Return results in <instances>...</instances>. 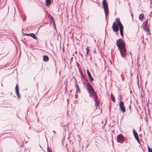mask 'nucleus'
Segmentation results:
<instances>
[{"instance_id": "nucleus-1", "label": "nucleus", "mask_w": 152, "mask_h": 152, "mask_svg": "<svg viewBox=\"0 0 152 152\" xmlns=\"http://www.w3.org/2000/svg\"><path fill=\"white\" fill-rule=\"evenodd\" d=\"M116 44L119 50L121 56L123 58L126 57V50L124 41L121 39H119L117 41Z\"/></svg>"}, {"instance_id": "nucleus-2", "label": "nucleus", "mask_w": 152, "mask_h": 152, "mask_svg": "<svg viewBox=\"0 0 152 152\" xmlns=\"http://www.w3.org/2000/svg\"><path fill=\"white\" fill-rule=\"evenodd\" d=\"M86 86L89 97L92 98L93 99L96 100L97 96V94L92 86L89 83H87L86 84Z\"/></svg>"}, {"instance_id": "nucleus-3", "label": "nucleus", "mask_w": 152, "mask_h": 152, "mask_svg": "<svg viewBox=\"0 0 152 152\" xmlns=\"http://www.w3.org/2000/svg\"><path fill=\"white\" fill-rule=\"evenodd\" d=\"M102 4L105 13V18L106 20L107 18V15L108 14L109 12L108 4L107 0H103Z\"/></svg>"}, {"instance_id": "nucleus-4", "label": "nucleus", "mask_w": 152, "mask_h": 152, "mask_svg": "<svg viewBox=\"0 0 152 152\" xmlns=\"http://www.w3.org/2000/svg\"><path fill=\"white\" fill-rule=\"evenodd\" d=\"M116 22L117 23V25H118L119 28V30L120 31V34L121 36L123 37L124 36L123 34V30H124V27L123 26L121 23L120 19L118 18H116Z\"/></svg>"}, {"instance_id": "nucleus-5", "label": "nucleus", "mask_w": 152, "mask_h": 152, "mask_svg": "<svg viewBox=\"0 0 152 152\" xmlns=\"http://www.w3.org/2000/svg\"><path fill=\"white\" fill-rule=\"evenodd\" d=\"M148 20H147L143 22V28L144 29V30L147 33H148L149 32V25H148Z\"/></svg>"}, {"instance_id": "nucleus-6", "label": "nucleus", "mask_w": 152, "mask_h": 152, "mask_svg": "<svg viewBox=\"0 0 152 152\" xmlns=\"http://www.w3.org/2000/svg\"><path fill=\"white\" fill-rule=\"evenodd\" d=\"M119 108L121 111L123 113H125L126 111L125 107L124 105V103L123 102L121 101L119 104Z\"/></svg>"}, {"instance_id": "nucleus-7", "label": "nucleus", "mask_w": 152, "mask_h": 152, "mask_svg": "<svg viewBox=\"0 0 152 152\" xmlns=\"http://www.w3.org/2000/svg\"><path fill=\"white\" fill-rule=\"evenodd\" d=\"M117 141L118 142L122 143L124 142V137L121 134H120L117 137Z\"/></svg>"}, {"instance_id": "nucleus-8", "label": "nucleus", "mask_w": 152, "mask_h": 152, "mask_svg": "<svg viewBox=\"0 0 152 152\" xmlns=\"http://www.w3.org/2000/svg\"><path fill=\"white\" fill-rule=\"evenodd\" d=\"M119 26L118 25L115 24L114 22L113 23L112 28L113 31L115 32H117L118 31Z\"/></svg>"}, {"instance_id": "nucleus-9", "label": "nucleus", "mask_w": 152, "mask_h": 152, "mask_svg": "<svg viewBox=\"0 0 152 152\" xmlns=\"http://www.w3.org/2000/svg\"><path fill=\"white\" fill-rule=\"evenodd\" d=\"M18 84H17V83H16V86L15 88V90L18 98V99H19L20 98V96L19 94V88L18 87Z\"/></svg>"}, {"instance_id": "nucleus-10", "label": "nucleus", "mask_w": 152, "mask_h": 152, "mask_svg": "<svg viewBox=\"0 0 152 152\" xmlns=\"http://www.w3.org/2000/svg\"><path fill=\"white\" fill-rule=\"evenodd\" d=\"M88 76L89 78V80L92 82L93 81L94 79L92 77L91 75V73L88 69H87L86 70Z\"/></svg>"}, {"instance_id": "nucleus-11", "label": "nucleus", "mask_w": 152, "mask_h": 152, "mask_svg": "<svg viewBox=\"0 0 152 152\" xmlns=\"http://www.w3.org/2000/svg\"><path fill=\"white\" fill-rule=\"evenodd\" d=\"M93 100H94V101L95 102H96V107H98L99 108L100 102L98 101L97 96L96 98V100H95L94 99Z\"/></svg>"}, {"instance_id": "nucleus-12", "label": "nucleus", "mask_w": 152, "mask_h": 152, "mask_svg": "<svg viewBox=\"0 0 152 152\" xmlns=\"http://www.w3.org/2000/svg\"><path fill=\"white\" fill-rule=\"evenodd\" d=\"M29 36H30L34 39H37V37H36L34 33H30L29 34Z\"/></svg>"}, {"instance_id": "nucleus-13", "label": "nucleus", "mask_w": 152, "mask_h": 152, "mask_svg": "<svg viewBox=\"0 0 152 152\" xmlns=\"http://www.w3.org/2000/svg\"><path fill=\"white\" fill-rule=\"evenodd\" d=\"M43 59L44 61L47 62L48 61L49 58L48 56L44 55L43 56Z\"/></svg>"}, {"instance_id": "nucleus-14", "label": "nucleus", "mask_w": 152, "mask_h": 152, "mask_svg": "<svg viewBox=\"0 0 152 152\" xmlns=\"http://www.w3.org/2000/svg\"><path fill=\"white\" fill-rule=\"evenodd\" d=\"M45 1L46 5L47 6H49L51 4V0H45Z\"/></svg>"}, {"instance_id": "nucleus-15", "label": "nucleus", "mask_w": 152, "mask_h": 152, "mask_svg": "<svg viewBox=\"0 0 152 152\" xmlns=\"http://www.w3.org/2000/svg\"><path fill=\"white\" fill-rule=\"evenodd\" d=\"M134 137L137 140V141L138 143H140V141L138 135H137L136 136H136H134Z\"/></svg>"}, {"instance_id": "nucleus-16", "label": "nucleus", "mask_w": 152, "mask_h": 152, "mask_svg": "<svg viewBox=\"0 0 152 152\" xmlns=\"http://www.w3.org/2000/svg\"><path fill=\"white\" fill-rule=\"evenodd\" d=\"M144 17V15L142 13L139 16V18L140 20H142V19Z\"/></svg>"}, {"instance_id": "nucleus-17", "label": "nucleus", "mask_w": 152, "mask_h": 152, "mask_svg": "<svg viewBox=\"0 0 152 152\" xmlns=\"http://www.w3.org/2000/svg\"><path fill=\"white\" fill-rule=\"evenodd\" d=\"M110 96L111 100L114 102L115 101V97L114 95L112 94H111L110 95Z\"/></svg>"}, {"instance_id": "nucleus-18", "label": "nucleus", "mask_w": 152, "mask_h": 152, "mask_svg": "<svg viewBox=\"0 0 152 152\" xmlns=\"http://www.w3.org/2000/svg\"><path fill=\"white\" fill-rule=\"evenodd\" d=\"M133 132L134 136L138 135L137 133L134 129L133 130Z\"/></svg>"}, {"instance_id": "nucleus-19", "label": "nucleus", "mask_w": 152, "mask_h": 152, "mask_svg": "<svg viewBox=\"0 0 152 152\" xmlns=\"http://www.w3.org/2000/svg\"><path fill=\"white\" fill-rule=\"evenodd\" d=\"M89 51H90V50L88 48V47H87L86 48V56H88V55L89 52Z\"/></svg>"}, {"instance_id": "nucleus-20", "label": "nucleus", "mask_w": 152, "mask_h": 152, "mask_svg": "<svg viewBox=\"0 0 152 152\" xmlns=\"http://www.w3.org/2000/svg\"><path fill=\"white\" fill-rule=\"evenodd\" d=\"M47 152H52L51 149L49 148L48 147H47Z\"/></svg>"}, {"instance_id": "nucleus-21", "label": "nucleus", "mask_w": 152, "mask_h": 152, "mask_svg": "<svg viewBox=\"0 0 152 152\" xmlns=\"http://www.w3.org/2000/svg\"><path fill=\"white\" fill-rule=\"evenodd\" d=\"M49 16H50V19L51 20L53 21V20H54L53 18V16H50L49 14Z\"/></svg>"}, {"instance_id": "nucleus-22", "label": "nucleus", "mask_w": 152, "mask_h": 152, "mask_svg": "<svg viewBox=\"0 0 152 152\" xmlns=\"http://www.w3.org/2000/svg\"><path fill=\"white\" fill-rule=\"evenodd\" d=\"M148 152H152V149L149 147H148Z\"/></svg>"}, {"instance_id": "nucleus-23", "label": "nucleus", "mask_w": 152, "mask_h": 152, "mask_svg": "<svg viewBox=\"0 0 152 152\" xmlns=\"http://www.w3.org/2000/svg\"><path fill=\"white\" fill-rule=\"evenodd\" d=\"M75 83H76V85L75 86L76 88L79 87V86H78V85L77 84V82L76 80L75 79Z\"/></svg>"}, {"instance_id": "nucleus-24", "label": "nucleus", "mask_w": 152, "mask_h": 152, "mask_svg": "<svg viewBox=\"0 0 152 152\" xmlns=\"http://www.w3.org/2000/svg\"><path fill=\"white\" fill-rule=\"evenodd\" d=\"M78 91L79 92H80V88L79 87L76 88V93H77V91Z\"/></svg>"}, {"instance_id": "nucleus-25", "label": "nucleus", "mask_w": 152, "mask_h": 152, "mask_svg": "<svg viewBox=\"0 0 152 152\" xmlns=\"http://www.w3.org/2000/svg\"><path fill=\"white\" fill-rule=\"evenodd\" d=\"M83 80L85 82H86L87 83H88V80L85 77H84V78Z\"/></svg>"}, {"instance_id": "nucleus-26", "label": "nucleus", "mask_w": 152, "mask_h": 152, "mask_svg": "<svg viewBox=\"0 0 152 152\" xmlns=\"http://www.w3.org/2000/svg\"><path fill=\"white\" fill-rule=\"evenodd\" d=\"M53 25L54 26V27L55 28H56V25H55V21L54 20H53Z\"/></svg>"}, {"instance_id": "nucleus-27", "label": "nucleus", "mask_w": 152, "mask_h": 152, "mask_svg": "<svg viewBox=\"0 0 152 152\" xmlns=\"http://www.w3.org/2000/svg\"><path fill=\"white\" fill-rule=\"evenodd\" d=\"M81 75L82 76V78L83 80L84 78V77H85L84 76V75H82L81 73Z\"/></svg>"}, {"instance_id": "nucleus-28", "label": "nucleus", "mask_w": 152, "mask_h": 152, "mask_svg": "<svg viewBox=\"0 0 152 152\" xmlns=\"http://www.w3.org/2000/svg\"><path fill=\"white\" fill-rule=\"evenodd\" d=\"M150 1L151 4L152 5V0H150Z\"/></svg>"}, {"instance_id": "nucleus-29", "label": "nucleus", "mask_w": 152, "mask_h": 152, "mask_svg": "<svg viewBox=\"0 0 152 152\" xmlns=\"http://www.w3.org/2000/svg\"><path fill=\"white\" fill-rule=\"evenodd\" d=\"M25 34L26 35L28 36H29V34Z\"/></svg>"}, {"instance_id": "nucleus-30", "label": "nucleus", "mask_w": 152, "mask_h": 152, "mask_svg": "<svg viewBox=\"0 0 152 152\" xmlns=\"http://www.w3.org/2000/svg\"><path fill=\"white\" fill-rule=\"evenodd\" d=\"M53 132H54V134H55V131H53Z\"/></svg>"}, {"instance_id": "nucleus-31", "label": "nucleus", "mask_w": 152, "mask_h": 152, "mask_svg": "<svg viewBox=\"0 0 152 152\" xmlns=\"http://www.w3.org/2000/svg\"><path fill=\"white\" fill-rule=\"evenodd\" d=\"M45 12H46L47 13H48V11H46H46H45Z\"/></svg>"}, {"instance_id": "nucleus-32", "label": "nucleus", "mask_w": 152, "mask_h": 152, "mask_svg": "<svg viewBox=\"0 0 152 152\" xmlns=\"http://www.w3.org/2000/svg\"><path fill=\"white\" fill-rule=\"evenodd\" d=\"M139 83V81H138V82H137V84H138V85Z\"/></svg>"}, {"instance_id": "nucleus-33", "label": "nucleus", "mask_w": 152, "mask_h": 152, "mask_svg": "<svg viewBox=\"0 0 152 152\" xmlns=\"http://www.w3.org/2000/svg\"><path fill=\"white\" fill-rule=\"evenodd\" d=\"M80 55H81V57H82V56H83V55H82V54H81Z\"/></svg>"}, {"instance_id": "nucleus-34", "label": "nucleus", "mask_w": 152, "mask_h": 152, "mask_svg": "<svg viewBox=\"0 0 152 152\" xmlns=\"http://www.w3.org/2000/svg\"><path fill=\"white\" fill-rule=\"evenodd\" d=\"M129 109L130 110L131 109V107H129Z\"/></svg>"}, {"instance_id": "nucleus-35", "label": "nucleus", "mask_w": 152, "mask_h": 152, "mask_svg": "<svg viewBox=\"0 0 152 152\" xmlns=\"http://www.w3.org/2000/svg\"><path fill=\"white\" fill-rule=\"evenodd\" d=\"M129 53H130V54H131V53L129 52Z\"/></svg>"}]
</instances>
